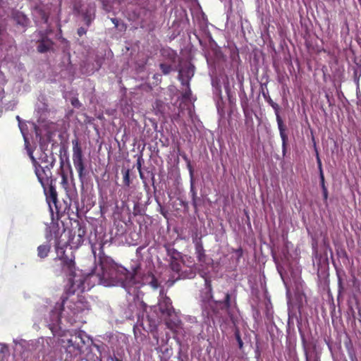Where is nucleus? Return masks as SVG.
Listing matches in <instances>:
<instances>
[{
  "instance_id": "473e14b6",
  "label": "nucleus",
  "mask_w": 361,
  "mask_h": 361,
  "mask_svg": "<svg viewBox=\"0 0 361 361\" xmlns=\"http://www.w3.org/2000/svg\"><path fill=\"white\" fill-rule=\"evenodd\" d=\"M51 158H54L53 156H51V157H48L46 154H44L43 156H42L40 158H39V160L41 161L42 164H44V165L45 164H49V163L47 161V159L49 161H51Z\"/></svg>"
},
{
  "instance_id": "9d476101",
  "label": "nucleus",
  "mask_w": 361,
  "mask_h": 361,
  "mask_svg": "<svg viewBox=\"0 0 361 361\" xmlns=\"http://www.w3.org/2000/svg\"><path fill=\"white\" fill-rule=\"evenodd\" d=\"M301 270L299 267L295 266V275L296 272L300 273ZM295 305H298V308L300 310V308L303 307L307 302L306 297L302 292V281L296 280L295 278Z\"/></svg>"
},
{
  "instance_id": "7c9ffc66",
  "label": "nucleus",
  "mask_w": 361,
  "mask_h": 361,
  "mask_svg": "<svg viewBox=\"0 0 361 361\" xmlns=\"http://www.w3.org/2000/svg\"><path fill=\"white\" fill-rule=\"evenodd\" d=\"M205 286L208 289L209 298L212 299L213 298V289H212L211 281L208 279H205Z\"/></svg>"
},
{
  "instance_id": "58836bf2",
  "label": "nucleus",
  "mask_w": 361,
  "mask_h": 361,
  "mask_svg": "<svg viewBox=\"0 0 361 361\" xmlns=\"http://www.w3.org/2000/svg\"><path fill=\"white\" fill-rule=\"evenodd\" d=\"M137 169L138 171L142 170V158L139 157L137 161Z\"/></svg>"
},
{
  "instance_id": "b1692460",
  "label": "nucleus",
  "mask_w": 361,
  "mask_h": 361,
  "mask_svg": "<svg viewBox=\"0 0 361 361\" xmlns=\"http://www.w3.org/2000/svg\"><path fill=\"white\" fill-rule=\"evenodd\" d=\"M161 54L163 56L167 57V59H169L171 62L176 61L177 54L173 50L171 49H163L161 51Z\"/></svg>"
},
{
  "instance_id": "a211bd4d",
  "label": "nucleus",
  "mask_w": 361,
  "mask_h": 361,
  "mask_svg": "<svg viewBox=\"0 0 361 361\" xmlns=\"http://www.w3.org/2000/svg\"><path fill=\"white\" fill-rule=\"evenodd\" d=\"M51 245L47 243L37 247V256L41 259L47 257L50 252Z\"/></svg>"
},
{
  "instance_id": "ea45409f",
  "label": "nucleus",
  "mask_w": 361,
  "mask_h": 361,
  "mask_svg": "<svg viewBox=\"0 0 361 361\" xmlns=\"http://www.w3.org/2000/svg\"><path fill=\"white\" fill-rule=\"evenodd\" d=\"M187 166H188V170L190 171V176H192V175H193V169H192V166H191L190 161L189 160H188Z\"/></svg>"
},
{
  "instance_id": "6e6552de",
  "label": "nucleus",
  "mask_w": 361,
  "mask_h": 361,
  "mask_svg": "<svg viewBox=\"0 0 361 361\" xmlns=\"http://www.w3.org/2000/svg\"><path fill=\"white\" fill-rule=\"evenodd\" d=\"M267 102L271 106V107L274 109L276 121L278 123L279 130L280 132V135L282 140V147H283V153L285 154L286 145L288 142V135L286 133V126L283 124L282 118L279 115V106L278 104L274 102L270 97L267 99Z\"/></svg>"
},
{
  "instance_id": "a19ab883",
  "label": "nucleus",
  "mask_w": 361,
  "mask_h": 361,
  "mask_svg": "<svg viewBox=\"0 0 361 361\" xmlns=\"http://www.w3.org/2000/svg\"><path fill=\"white\" fill-rule=\"evenodd\" d=\"M343 289V287L341 279L340 277H338V291H339V293H341Z\"/></svg>"
},
{
  "instance_id": "2eb2a0df",
  "label": "nucleus",
  "mask_w": 361,
  "mask_h": 361,
  "mask_svg": "<svg viewBox=\"0 0 361 361\" xmlns=\"http://www.w3.org/2000/svg\"><path fill=\"white\" fill-rule=\"evenodd\" d=\"M53 46V42L47 36L43 37L42 39L38 41L37 50L39 53H45L48 51Z\"/></svg>"
},
{
  "instance_id": "f8f14e48",
  "label": "nucleus",
  "mask_w": 361,
  "mask_h": 361,
  "mask_svg": "<svg viewBox=\"0 0 361 361\" xmlns=\"http://www.w3.org/2000/svg\"><path fill=\"white\" fill-rule=\"evenodd\" d=\"M195 66L188 63L178 71V80L183 86H189L190 80L193 77Z\"/></svg>"
},
{
  "instance_id": "2f4dec72",
  "label": "nucleus",
  "mask_w": 361,
  "mask_h": 361,
  "mask_svg": "<svg viewBox=\"0 0 361 361\" xmlns=\"http://www.w3.org/2000/svg\"><path fill=\"white\" fill-rule=\"evenodd\" d=\"M185 87H186V90L183 93L182 97L185 99H190V96L192 94V91H191L190 88V85L189 86H185Z\"/></svg>"
},
{
  "instance_id": "a878e982",
  "label": "nucleus",
  "mask_w": 361,
  "mask_h": 361,
  "mask_svg": "<svg viewBox=\"0 0 361 361\" xmlns=\"http://www.w3.org/2000/svg\"><path fill=\"white\" fill-rule=\"evenodd\" d=\"M203 202H204L203 200L201 197H197V195L195 196V197H192V204L194 207V210H195V213L197 212L198 208L203 204Z\"/></svg>"
},
{
  "instance_id": "4c0bfd02",
  "label": "nucleus",
  "mask_w": 361,
  "mask_h": 361,
  "mask_svg": "<svg viewBox=\"0 0 361 361\" xmlns=\"http://www.w3.org/2000/svg\"><path fill=\"white\" fill-rule=\"evenodd\" d=\"M235 252L237 254L238 259L243 256V249L241 247L236 249Z\"/></svg>"
},
{
  "instance_id": "f257e3e1",
  "label": "nucleus",
  "mask_w": 361,
  "mask_h": 361,
  "mask_svg": "<svg viewBox=\"0 0 361 361\" xmlns=\"http://www.w3.org/2000/svg\"><path fill=\"white\" fill-rule=\"evenodd\" d=\"M59 343L64 361H73L80 355L85 341L80 334H75L71 335L70 338L65 337L59 339Z\"/></svg>"
},
{
  "instance_id": "09e8293b",
  "label": "nucleus",
  "mask_w": 361,
  "mask_h": 361,
  "mask_svg": "<svg viewBox=\"0 0 361 361\" xmlns=\"http://www.w3.org/2000/svg\"><path fill=\"white\" fill-rule=\"evenodd\" d=\"M176 250L175 249H173L172 250V253L173 254V253H176Z\"/></svg>"
},
{
  "instance_id": "a18cd8bd",
  "label": "nucleus",
  "mask_w": 361,
  "mask_h": 361,
  "mask_svg": "<svg viewBox=\"0 0 361 361\" xmlns=\"http://www.w3.org/2000/svg\"><path fill=\"white\" fill-rule=\"evenodd\" d=\"M288 315H289L288 319H289V323H290L291 319H292V311H291L290 307H289V314H288Z\"/></svg>"
},
{
  "instance_id": "4468645a",
  "label": "nucleus",
  "mask_w": 361,
  "mask_h": 361,
  "mask_svg": "<svg viewBox=\"0 0 361 361\" xmlns=\"http://www.w3.org/2000/svg\"><path fill=\"white\" fill-rule=\"evenodd\" d=\"M123 274H124V276H123V279L121 286L124 287L125 288H127L129 287H132L137 283V281L135 279V274H136L135 270L134 271V273H130V272L127 271L126 269H124Z\"/></svg>"
},
{
  "instance_id": "49530a36",
  "label": "nucleus",
  "mask_w": 361,
  "mask_h": 361,
  "mask_svg": "<svg viewBox=\"0 0 361 361\" xmlns=\"http://www.w3.org/2000/svg\"><path fill=\"white\" fill-rule=\"evenodd\" d=\"M112 361H122V360H120L119 358H118L117 357H114V358H112Z\"/></svg>"
},
{
  "instance_id": "0eeeda50",
  "label": "nucleus",
  "mask_w": 361,
  "mask_h": 361,
  "mask_svg": "<svg viewBox=\"0 0 361 361\" xmlns=\"http://www.w3.org/2000/svg\"><path fill=\"white\" fill-rule=\"evenodd\" d=\"M66 298H63V302L61 303H56L54 309L50 312V321L49 324V329L51 331L53 334L55 336L58 326L61 322V314L64 310V303L66 302Z\"/></svg>"
},
{
  "instance_id": "dca6fc26",
  "label": "nucleus",
  "mask_w": 361,
  "mask_h": 361,
  "mask_svg": "<svg viewBox=\"0 0 361 361\" xmlns=\"http://www.w3.org/2000/svg\"><path fill=\"white\" fill-rule=\"evenodd\" d=\"M85 233V230L81 226H79L76 231L77 234L75 235V233L72 238V243L76 246L82 245L84 241Z\"/></svg>"
},
{
  "instance_id": "79ce46f5",
  "label": "nucleus",
  "mask_w": 361,
  "mask_h": 361,
  "mask_svg": "<svg viewBox=\"0 0 361 361\" xmlns=\"http://www.w3.org/2000/svg\"><path fill=\"white\" fill-rule=\"evenodd\" d=\"M111 22L114 24L115 27H118V20L115 18H111Z\"/></svg>"
},
{
  "instance_id": "4be33fe9",
  "label": "nucleus",
  "mask_w": 361,
  "mask_h": 361,
  "mask_svg": "<svg viewBox=\"0 0 361 361\" xmlns=\"http://www.w3.org/2000/svg\"><path fill=\"white\" fill-rule=\"evenodd\" d=\"M317 161H318L319 168V170H320L321 186L322 188L323 196H324V200H326L327 197H328V191H327V189H326V186L324 185V177L323 172H322V170L321 161H320L319 157L317 158Z\"/></svg>"
},
{
  "instance_id": "c9c22d12",
  "label": "nucleus",
  "mask_w": 361,
  "mask_h": 361,
  "mask_svg": "<svg viewBox=\"0 0 361 361\" xmlns=\"http://www.w3.org/2000/svg\"><path fill=\"white\" fill-rule=\"evenodd\" d=\"M159 299H164L166 297H168L166 295V293L165 292V290L162 288L159 291Z\"/></svg>"
},
{
  "instance_id": "37998d69",
  "label": "nucleus",
  "mask_w": 361,
  "mask_h": 361,
  "mask_svg": "<svg viewBox=\"0 0 361 361\" xmlns=\"http://www.w3.org/2000/svg\"><path fill=\"white\" fill-rule=\"evenodd\" d=\"M138 172H139L140 178L143 180V182H145V178L144 176V174H143L142 170L138 171Z\"/></svg>"
},
{
  "instance_id": "412c9836",
  "label": "nucleus",
  "mask_w": 361,
  "mask_h": 361,
  "mask_svg": "<svg viewBox=\"0 0 361 361\" xmlns=\"http://www.w3.org/2000/svg\"><path fill=\"white\" fill-rule=\"evenodd\" d=\"M82 18H83V20H84L85 25L87 27H90L92 24V22L93 21V20L95 18L94 11H93V12H91L89 10H86L82 13Z\"/></svg>"
},
{
  "instance_id": "9b49d317",
  "label": "nucleus",
  "mask_w": 361,
  "mask_h": 361,
  "mask_svg": "<svg viewBox=\"0 0 361 361\" xmlns=\"http://www.w3.org/2000/svg\"><path fill=\"white\" fill-rule=\"evenodd\" d=\"M60 260L61 261V267L62 270L66 273L68 275L74 276L75 272V257L71 252V256H68L63 252V255L60 257Z\"/></svg>"
},
{
  "instance_id": "72a5a7b5",
  "label": "nucleus",
  "mask_w": 361,
  "mask_h": 361,
  "mask_svg": "<svg viewBox=\"0 0 361 361\" xmlns=\"http://www.w3.org/2000/svg\"><path fill=\"white\" fill-rule=\"evenodd\" d=\"M86 32H87V30H86L85 28L82 27H79V28L78 29V30H77V33H78V35L80 37H81V36H82V35H85V34H86Z\"/></svg>"
},
{
  "instance_id": "de8ad7c7",
  "label": "nucleus",
  "mask_w": 361,
  "mask_h": 361,
  "mask_svg": "<svg viewBox=\"0 0 361 361\" xmlns=\"http://www.w3.org/2000/svg\"><path fill=\"white\" fill-rule=\"evenodd\" d=\"M62 178L63 182H66V176L64 174H63Z\"/></svg>"
},
{
  "instance_id": "1a4fd4ad",
  "label": "nucleus",
  "mask_w": 361,
  "mask_h": 361,
  "mask_svg": "<svg viewBox=\"0 0 361 361\" xmlns=\"http://www.w3.org/2000/svg\"><path fill=\"white\" fill-rule=\"evenodd\" d=\"M57 192L54 186L52 185L51 183L49 185V191L47 194V201L49 204V207L51 213H54L53 207H54L55 212L56 215L59 216L61 214H63L65 212V209H62L61 207L58 206V198H57Z\"/></svg>"
},
{
  "instance_id": "393cba45",
  "label": "nucleus",
  "mask_w": 361,
  "mask_h": 361,
  "mask_svg": "<svg viewBox=\"0 0 361 361\" xmlns=\"http://www.w3.org/2000/svg\"><path fill=\"white\" fill-rule=\"evenodd\" d=\"M102 6V8L107 11V12H109L111 11L112 8H113V6L114 4V2H115V0H98Z\"/></svg>"
},
{
  "instance_id": "6ab92c4d",
  "label": "nucleus",
  "mask_w": 361,
  "mask_h": 361,
  "mask_svg": "<svg viewBox=\"0 0 361 361\" xmlns=\"http://www.w3.org/2000/svg\"><path fill=\"white\" fill-rule=\"evenodd\" d=\"M195 254L198 262H204L206 259L205 251L202 243H197L195 245Z\"/></svg>"
},
{
  "instance_id": "39448f33",
  "label": "nucleus",
  "mask_w": 361,
  "mask_h": 361,
  "mask_svg": "<svg viewBox=\"0 0 361 361\" xmlns=\"http://www.w3.org/2000/svg\"><path fill=\"white\" fill-rule=\"evenodd\" d=\"M72 145L73 165L78 173L79 179L82 183L86 175L82 149L77 137L72 140Z\"/></svg>"
},
{
  "instance_id": "f3484780",
  "label": "nucleus",
  "mask_w": 361,
  "mask_h": 361,
  "mask_svg": "<svg viewBox=\"0 0 361 361\" xmlns=\"http://www.w3.org/2000/svg\"><path fill=\"white\" fill-rule=\"evenodd\" d=\"M13 19L17 24L23 27H27L30 23L29 18L23 13L18 11L14 13Z\"/></svg>"
},
{
  "instance_id": "ddd939ff",
  "label": "nucleus",
  "mask_w": 361,
  "mask_h": 361,
  "mask_svg": "<svg viewBox=\"0 0 361 361\" xmlns=\"http://www.w3.org/2000/svg\"><path fill=\"white\" fill-rule=\"evenodd\" d=\"M159 309L163 314L171 316L175 310L172 305V301L169 297L159 300Z\"/></svg>"
},
{
  "instance_id": "e433bc0d",
  "label": "nucleus",
  "mask_w": 361,
  "mask_h": 361,
  "mask_svg": "<svg viewBox=\"0 0 361 361\" xmlns=\"http://www.w3.org/2000/svg\"><path fill=\"white\" fill-rule=\"evenodd\" d=\"M71 104L75 107H78L80 106V103L78 99H73L71 100Z\"/></svg>"
},
{
  "instance_id": "f704fd0d",
  "label": "nucleus",
  "mask_w": 361,
  "mask_h": 361,
  "mask_svg": "<svg viewBox=\"0 0 361 361\" xmlns=\"http://www.w3.org/2000/svg\"><path fill=\"white\" fill-rule=\"evenodd\" d=\"M190 193L191 194V197H195V196H197V191H196L192 183L191 184V186H190Z\"/></svg>"
},
{
  "instance_id": "aec40b11",
  "label": "nucleus",
  "mask_w": 361,
  "mask_h": 361,
  "mask_svg": "<svg viewBox=\"0 0 361 361\" xmlns=\"http://www.w3.org/2000/svg\"><path fill=\"white\" fill-rule=\"evenodd\" d=\"M145 281L153 289H157L159 286L157 278L151 271H149L145 276Z\"/></svg>"
},
{
  "instance_id": "c85d7f7f",
  "label": "nucleus",
  "mask_w": 361,
  "mask_h": 361,
  "mask_svg": "<svg viewBox=\"0 0 361 361\" xmlns=\"http://www.w3.org/2000/svg\"><path fill=\"white\" fill-rule=\"evenodd\" d=\"M123 175V183L128 187L130 184V171L128 169L122 171Z\"/></svg>"
},
{
  "instance_id": "423d86ee",
  "label": "nucleus",
  "mask_w": 361,
  "mask_h": 361,
  "mask_svg": "<svg viewBox=\"0 0 361 361\" xmlns=\"http://www.w3.org/2000/svg\"><path fill=\"white\" fill-rule=\"evenodd\" d=\"M210 310L207 309L203 310V314H206L207 317H212L213 314H216L219 312L217 307L221 310L228 311L231 307V295L229 293H226L223 300H212L209 304Z\"/></svg>"
},
{
  "instance_id": "bb28decb",
  "label": "nucleus",
  "mask_w": 361,
  "mask_h": 361,
  "mask_svg": "<svg viewBox=\"0 0 361 361\" xmlns=\"http://www.w3.org/2000/svg\"><path fill=\"white\" fill-rule=\"evenodd\" d=\"M36 11L40 16L42 20L44 23H47L49 18V14L42 8H36Z\"/></svg>"
},
{
  "instance_id": "cd10ccee",
  "label": "nucleus",
  "mask_w": 361,
  "mask_h": 361,
  "mask_svg": "<svg viewBox=\"0 0 361 361\" xmlns=\"http://www.w3.org/2000/svg\"><path fill=\"white\" fill-rule=\"evenodd\" d=\"M159 68L164 75L169 74L173 69L171 65L164 63L159 64Z\"/></svg>"
},
{
  "instance_id": "c03bdc74",
  "label": "nucleus",
  "mask_w": 361,
  "mask_h": 361,
  "mask_svg": "<svg viewBox=\"0 0 361 361\" xmlns=\"http://www.w3.org/2000/svg\"><path fill=\"white\" fill-rule=\"evenodd\" d=\"M160 213L165 217L166 218V214H167V212L164 211V209L162 207H161L160 209Z\"/></svg>"
},
{
  "instance_id": "20e7f679",
  "label": "nucleus",
  "mask_w": 361,
  "mask_h": 361,
  "mask_svg": "<svg viewBox=\"0 0 361 361\" xmlns=\"http://www.w3.org/2000/svg\"><path fill=\"white\" fill-rule=\"evenodd\" d=\"M29 155L35 169V175L42 186L45 189L51 178V169L54 167L55 159L51 158V161L47 159L49 164L42 166L34 157L32 152H30Z\"/></svg>"
},
{
  "instance_id": "7ed1b4c3",
  "label": "nucleus",
  "mask_w": 361,
  "mask_h": 361,
  "mask_svg": "<svg viewBox=\"0 0 361 361\" xmlns=\"http://www.w3.org/2000/svg\"><path fill=\"white\" fill-rule=\"evenodd\" d=\"M68 283L69 287L66 289L65 294L61 297V300L63 301V298H66L64 305H66V307L70 310L71 313L75 315L87 310L88 308V304L84 300V298H79L78 296L70 300H68V297L71 295H74L76 290L75 288V282L73 279H70Z\"/></svg>"
},
{
  "instance_id": "5701e85b",
  "label": "nucleus",
  "mask_w": 361,
  "mask_h": 361,
  "mask_svg": "<svg viewBox=\"0 0 361 361\" xmlns=\"http://www.w3.org/2000/svg\"><path fill=\"white\" fill-rule=\"evenodd\" d=\"M170 268L176 273H179L181 270V264L178 260L173 255L171 257Z\"/></svg>"
},
{
  "instance_id": "c756f323",
  "label": "nucleus",
  "mask_w": 361,
  "mask_h": 361,
  "mask_svg": "<svg viewBox=\"0 0 361 361\" xmlns=\"http://www.w3.org/2000/svg\"><path fill=\"white\" fill-rule=\"evenodd\" d=\"M234 335H235V338L238 342L239 348L242 349L243 347V342L241 336H240V331L238 329H236L235 331Z\"/></svg>"
},
{
  "instance_id": "f03ea898",
  "label": "nucleus",
  "mask_w": 361,
  "mask_h": 361,
  "mask_svg": "<svg viewBox=\"0 0 361 361\" xmlns=\"http://www.w3.org/2000/svg\"><path fill=\"white\" fill-rule=\"evenodd\" d=\"M102 273L99 274L101 282L105 286H121L123 279V270H120L113 262L105 260L101 262Z\"/></svg>"
}]
</instances>
